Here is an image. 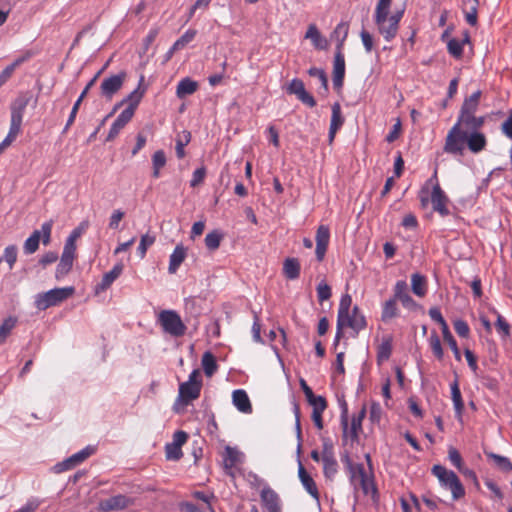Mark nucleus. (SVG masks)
I'll use <instances>...</instances> for the list:
<instances>
[{
  "label": "nucleus",
  "instance_id": "22",
  "mask_svg": "<svg viewBox=\"0 0 512 512\" xmlns=\"http://www.w3.org/2000/svg\"><path fill=\"white\" fill-rule=\"evenodd\" d=\"M133 116L130 110H123L111 125L106 141L110 142L114 140L120 131L131 121Z\"/></svg>",
  "mask_w": 512,
  "mask_h": 512
},
{
  "label": "nucleus",
  "instance_id": "25",
  "mask_svg": "<svg viewBox=\"0 0 512 512\" xmlns=\"http://www.w3.org/2000/svg\"><path fill=\"white\" fill-rule=\"evenodd\" d=\"M466 143L471 152L479 153L485 149L487 139L483 133L476 130L466 133Z\"/></svg>",
  "mask_w": 512,
  "mask_h": 512
},
{
  "label": "nucleus",
  "instance_id": "44",
  "mask_svg": "<svg viewBox=\"0 0 512 512\" xmlns=\"http://www.w3.org/2000/svg\"><path fill=\"white\" fill-rule=\"evenodd\" d=\"M488 459L493 460L494 464L498 469H500L503 472H510L512 471V462L509 458L505 456L498 455L493 452H486L485 453Z\"/></svg>",
  "mask_w": 512,
  "mask_h": 512
},
{
  "label": "nucleus",
  "instance_id": "33",
  "mask_svg": "<svg viewBox=\"0 0 512 512\" xmlns=\"http://www.w3.org/2000/svg\"><path fill=\"white\" fill-rule=\"evenodd\" d=\"M198 89V83L189 77L179 81L176 87V95L178 98L183 99L188 95L194 94Z\"/></svg>",
  "mask_w": 512,
  "mask_h": 512
},
{
  "label": "nucleus",
  "instance_id": "55",
  "mask_svg": "<svg viewBox=\"0 0 512 512\" xmlns=\"http://www.w3.org/2000/svg\"><path fill=\"white\" fill-rule=\"evenodd\" d=\"M308 74L311 77H316V79H318L320 81V84H321L324 92L325 93L328 92V79H327V75L323 69L317 68V67H311L308 70Z\"/></svg>",
  "mask_w": 512,
  "mask_h": 512
},
{
  "label": "nucleus",
  "instance_id": "12",
  "mask_svg": "<svg viewBox=\"0 0 512 512\" xmlns=\"http://www.w3.org/2000/svg\"><path fill=\"white\" fill-rule=\"evenodd\" d=\"M287 93L296 95L297 98L310 108L316 106L314 97L305 89V85L301 79L294 78L287 86Z\"/></svg>",
  "mask_w": 512,
  "mask_h": 512
},
{
  "label": "nucleus",
  "instance_id": "7",
  "mask_svg": "<svg viewBox=\"0 0 512 512\" xmlns=\"http://www.w3.org/2000/svg\"><path fill=\"white\" fill-rule=\"evenodd\" d=\"M52 225V221H47L41 225V230L33 231V233L24 242L23 250L25 254L30 255L35 253L39 248V242L41 239L44 245L49 244Z\"/></svg>",
  "mask_w": 512,
  "mask_h": 512
},
{
  "label": "nucleus",
  "instance_id": "5",
  "mask_svg": "<svg viewBox=\"0 0 512 512\" xmlns=\"http://www.w3.org/2000/svg\"><path fill=\"white\" fill-rule=\"evenodd\" d=\"M158 322L163 331L172 337H182L186 332V325L180 315L174 310H163L159 313Z\"/></svg>",
  "mask_w": 512,
  "mask_h": 512
},
{
  "label": "nucleus",
  "instance_id": "14",
  "mask_svg": "<svg viewBox=\"0 0 512 512\" xmlns=\"http://www.w3.org/2000/svg\"><path fill=\"white\" fill-rule=\"evenodd\" d=\"M202 383L183 382L179 385L178 401L183 405H188L200 396Z\"/></svg>",
  "mask_w": 512,
  "mask_h": 512
},
{
  "label": "nucleus",
  "instance_id": "42",
  "mask_svg": "<svg viewBox=\"0 0 512 512\" xmlns=\"http://www.w3.org/2000/svg\"><path fill=\"white\" fill-rule=\"evenodd\" d=\"M166 162H167L166 154L163 150H157L152 155V168H153L152 176L154 178L157 179L160 177V170L166 165Z\"/></svg>",
  "mask_w": 512,
  "mask_h": 512
},
{
  "label": "nucleus",
  "instance_id": "40",
  "mask_svg": "<svg viewBox=\"0 0 512 512\" xmlns=\"http://www.w3.org/2000/svg\"><path fill=\"white\" fill-rule=\"evenodd\" d=\"M299 478L307 492L314 498L318 499L319 492L316 483L302 465L299 466Z\"/></svg>",
  "mask_w": 512,
  "mask_h": 512
},
{
  "label": "nucleus",
  "instance_id": "26",
  "mask_svg": "<svg viewBox=\"0 0 512 512\" xmlns=\"http://www.w3.org/2000/svg\"><path fill=\"white\" fill-rule=\"evenodd\" d=\"M478 7L479 0H464L462 4V11L465 16L466 22L470 26H476L478 23Z\"/></svg>",
  "mask_w": 512,
  "mask_h": 512
},
{
  "label": "nucleus",
  "instance_id": "20",
  "mask_svg": "<svg viewBox=\"0 0 512 512\" xmlns=\"http://www.w3.org/2000/svg\"><path fill=\"white\" fill-rule=\"evenodd\" d=\"M101 72H102V70L98 71L96 73V75L87 83V85L85 86V88L81 92L80 96L78 97V99L74 103V105L72 107V110L70 112V115L68 117V120L66 122V125H65V128H64V132L67 131L70 128V126L74 123L76 115H77L78 110H79V107H80L81 103L83 102V99L87 96L89 90L95 85V83H96L98 77L100 76Z\"/></svg>",
  "mask_w": 512,
  "mask_h": 512
},
{
  "label": "nucleus",
  "instance_id": "29",
  "mask_svg": "<svg viewBox=\"0 0 512 512\" xmlns=\"http://www.w3.org/2000/svg\"><path fill=\"white\" fill-rule=\"evenodd\" d=\"M186 256V248L183 245H177L170 255L168 272L170 274H175L180 265L184 262Z\"/></svg>",
  "mask_w": 512,
  "mask_h": 512
},
{
  "label": "nucleus",
  "instance_id": "56",
  "mask_svg": "<svg viewBox=\"0 0 512 512\" xmlns=\"http://www.w3.org/2000/svg\"><path fill=\"white\" fill-rule=\"evenodd\" d=\"M75 257H76V243L72 242V240L66 239L60 259L74 262Z\"/></svg>",
  "mask_w": 512,
  "mask_h": 512
},
{
  "label": "nucleus",
  "instance_id": "34",
  "mask_svg": "<svg viewBox=\"0 0 512 512\" xmlns=\"http://www.w3.org/2000/svg\"><path fill=\"white\" fill-rule=\"evenodd\" d=\"M411 289L416 296L421 298L424 297L428 290L426 276L419 273H413L411 275Z\"/></svg>",
  "mask_w": 512,
  "mask_h": 512
},
{
  "label": "nucleus",
  "instance_id": "64",
  "mask_svg": "<svg viewBox=\"0 0 512 512\" xmlns=\"http://www.w3.org/2000/svg\"><path fill=\"white\" fill-rule=\"evenodd\" d=\"M428 313H429L430 318L441 326L442 332L444 331V329L449 328L448 324L445 321L444 317L442 316V313L439 308L432 307L429 309Z\"/></svg>",
  "mask_w": 512,
  "mask_h": 512
},
{
  "label": "nucleus",
  "instance_id": "43",
  "mask_svg": "<svg viewBox=\"0 0 512 512\" xmlns=\"http://www.w3.org/2000/svg\"><path fill=\"white\" fill-rule=\"evenodd\" d=\"M202 367L206 376L211 377L218 369L215 356L207 351L202 356Z\"/></svg>",
  "mask_w": 512,
  "mask_h": 512
},
{
  "label": "nucleus",
  "instance_id": "19",
  "mask_svg": "<svg viewBox=\"0 0 512 512\" xmlns=\"http://www.w3.org/2000/svg\"><path fill=\"white\" fill-rule=\"evenodd\" d=\"M243 454L236 448L227 446L223 453V466L226 474L234 476L233 469L242 462Z\"/></svg>",
  "mask_w": 512,
  "mask_h": 512
},
{
  "label": "nucleus",
  "instance_id": "59",
  "mask_svg": "<svg viewBox=\"0 0 512 512\" xmlns=\"http://www.w3.org/2000/svg\"><path fill=\"white\" fill-rule=\"evenodd\" d=\"M191 134L188 131L183 132V138H178L176 140V155L179 159H182L185 156L184 147L190 142Z\"/></svg>",
  "mask_w": 512,
  "mask_h": 512
},
{
  "label": "nucleus",
  "instance_id": "58",
  "mask_svg": "<svg viewBox=\"0 0 512 512\" xmlns=\"http://www.w3.org/2000/svg\"><path fill=\"white\" fill-rule=\"evenodd\" d=\"M95 453V448L92 446H87L80 450L79 452L71 455L72 460L76 465L81 464L84 462L87 458H89L91 455Z\"/></svg>",
  "mask_w": 512,
  "mask_h": 512
},
{
  "label": "nucleus",
  "instance_id": "45",
  "mask_svg": "<svg viewBox=\"0 0 512 512\" xmlns=\"http://www.w3.org/2000/svg\"><path fill=\"white\" fill-rule=\"evenodd\" d=\"M430 349L438 361H442L444 358V350L442 348L441 340L437 333L433 331L428 339Z\"/></svg>",
  "mask_w": 512,
  "mask_h": 512
},
{
  "label": "nucleus",
  "instance_id": "51",
  "mask_svg": "<svg viewBox=\"0 0 512 512\" xmlns=\"http://www.w3.org/2000/svg\"><path fill=\"white\" fill-rule=\"evenodd\" d=\"M442 336H443V340L451 348L455 359L460 362L461 361V353L458 348L457 342H456L455 338L453 337L452 333L450 332L449 328L444 329V331L442 332Z\"/></svg>",
  "mask_w": 512,
  "mask_h": 512
},
{
  "label": "nucleus",
  "instance_id": "21",
  "mask_svg": "<svg viewBox=\"0 0 512 512\" xmlns=\"http://www.w3.org/2000/svg\"><path fill=\"white\" fill-rule=\"evenodd\" d=\"M147 87L144 84V76L142 75L140 77L138 86L135 90H133L127 98L124 100V102L128 103V106L124 110H130L131 114L134 115L135 110L137 109L138 105L140 104L144 94L146 93Z\"/></svg>",
  "mask_w": 512,
  "mask_h": 512
},
{
  "label": "nucleus",
  "instance_id": "15",
  "mask_svg": "<svg viewBox=\"0 0 512 512\" xmlns=\"http://www.w3.org/2000/svg\"><path fill=\"white\" fill-rule=\"evenodd\" d=\"M316 249L315 255L319 262L324 260L329 241H330V229L326 225H320L316 231Z\"/></svg>",
  "mask_w": 512,
  "mask_h": 512
},
{
  "label": "nucleus",
  "instance_id": "37",
  "mask_svg": "<svg viewBox=\"0 0 512 512\" xmlns=\"http://www.w3.org/2000/svg\"><path fill=\"white\" fill-rule=\"evenodd\" d=\"M480 98H481L480 90L473 92L469 97L465 98V100L461 106L459 115L475 114L478 109V106H479Z\"/></svg>",
  "mask_w": 512,
  "mask_h": 512
},
{
  "label": "nucleus",
  "instance_id": "6",
  "mask_svg": "<svg viewBox=\"0 0 512 512\" xmlns=\"http://www.w3.org/2000/svg\"><path fill=\"white\" fill-rule=\"evenodd\" d=\"M366 416V406L364 405L358 414L353 415L351 419V424L349 426L348 423V409L346 404H344L343 410L341 412V427L344 438H350L351 441L358 440L359 433L362 431V422Z\"/></svg>",
  "mask_w": 512,
  "mask_h": 512
},
{
  "label": "nucleus",
  "instance_id": "53",
  "mask_svg": "<svg viewBox=\"0 0 512 512\" xmlns=\"http://www.w3.org/2000/svg\"><path fill=\"white\" fill-rule=\"evenodd\" d=\"M355 487L361 489L365 495L377 493L373 478L370 475H367L362 480H360Z\"/></svg>",
  "mask_w": 512,
  "mask_h": 512
},
{
  "label": "nucleus",
  "instance_id": "38",
  "mask_svg": "<svg viewBox=\"0 0 512 512\" xmlns=\"http://www.w3.org/2000/svg\"><path fill=\"white\" fill-rule=\"evenodd\" d=\"M30 57L31 53L27 52L25 55L17 58L13 63L2 70L0 73V88L12 77L15 69L27 61Z\"/></svg>",
  "mask_w": 512,
  "mask_h": 512
},
{
  "label": "nucleus",
  "instance_id": "62",
  "mask_svg": "<svg viewBox=\"0 0 512 512\" xmlns=\"http://www.w3.org/2000/svg\"><path fill=\"white\" fill-rule=\"evenodd\" d=\"M308 403L312 406V411L324 412L328 406L327 400L323 396L313 395L312 398L307 399Z\"/></svg>",
  "mask_w": 512,
  "mask_h": 512
},
{
  "label": "nucleus",
  "instance_id": "35",
  "mask_svg": "<svg viewBox=\"0 0 512 512\" xmlns=\"http://www.w3.org/2000/svg\"><path fill=\"white\" fill-rule=\"evenodd\" d=\"M450 388H451V398H452L456 417L458 419H461L463 411H464V402L462 399L458 381L455 380L454 382H452L450 385Z\"/></svg>",
  "mask_w": 512,
  "mask_h": 512
},
{
  "label": "nucleus",
  "instance_id": "48",
  "mask_svg": "<svg viewBox=\"0 0 512 512\" xmlns=\"http://www.w3.org/2000/svg\"><path fill=\"white\" fill-rule=\"evenodd\" d=\"M349 471L350 481L354 486H357V483L368 475L363 464H350Z\"/></svg>",
  "mask_w": 512,
  "mask_h": 512
},
{
  "label": "nucleus",
  "instance_id": "36",
  "mask_svg": "<svg viewBox=\"0 0 512 512\" xmlns=\"http://www.w3.org/2000/svg\"><path fill=\"white\" fill-rule=\"evenodd\" d=\"M306 39H310L316 49H326L328 47L327 40L321 35L315 24H310L305 34Z\"/></svg>",
  "mask_w": 512,
  "mask_h": 512
},
{
  "label": "nucleus",
  "instance_id": "46",
  "mask_svg": "<svg viewBox=\"0 0 512 512\" xmlns=\"http://www.w3.org/2000/svg\"><path fill=\"white\" fill-rule=\"evenodd\" d=\"M224 235L219 230L209 232L205 237V246L210 251H215L220 247Z\"/></svg>",
  "mask_w": 512,
  "mask_h": 512
},
{
  "label": "nucleus",
  "instance_id": "16",
  "mask_svg": "<svg viewBox=\"0 0 512 512\" xmlns=\"http://www.w3.org/2000/svg\"><path fill=\"white\" fill-rule=\"evenodd\" d=\"M261 502L269 512H282L279 495L268 485L260 492Z\"/></svg>",
  "mask_w": 512,
  "mask_h": 512
},
{
  "label": "nucleus",
  "instance_id": "41",
  "mask_svg": "<svg viewBox=\"0 0 512 512\" xmlns=\"http://www.w3.org/2000/svg\"><path fill=\"white\" fill-rule=\"evenodd\" d=\"M348 24L339 23L331 33V39L336 41V50H343L344 42L348 36Z\"/></svg>",
  "mask_w": 512,
  "mask_h": 512
},
{
  "label": "nucleus",
  "instance_id": "3",
  "mask_svg": "<svg viewBox=\"0 0 512 512\" xmlns=\"http://www.w3.org/2000/svg\"><path fill=\"white\" fill-rule=\"evenodd\" d=\"M431 472L439 480L443 488L450 490L454 500L464 497V486L454 471L437 464L432 467Z\"/></svg>",
  "mask_w": 512,
  "mask_h": 512
},
{
  "label": "nucleus",
  "instance_id": "23",
  "mask_svg": "<svg viewBox=\"0 0 512 512\" xmlns=\"http://www.w3.org/2000/svg\"><path fill=\"white\" fill-rule=\"evenodd\" d=\"M321 461L323 463V471L326 478L332 479L337 473L338 464L334 458L331 448L324 447L321 454Z\"/></svg>",
  "mask_w": 512,
  "mask_h": 512
},
{
  "label": "nucleus",
  "instance_id": "18",
  "mask_svg": "<svg viewBox=\"0 0 512 512\" xmlns=\"http://www.w3.org/2000/svg\"><path fill=\"white\" fill-rule=\"evenodd\" d=\"M345 77V58L342 50H336L333 63V86L341 89Z\"/></svg>",
  "mask_w": 512,
  "mask_h": 512
},
{
  "label": "nucleus",
  "instance_id": "17",
  "mask_svg": "<svg viewBox=\"0 0 512 512\" xmlns=\"http://www.w3.org/2000/svg\"><path fill=\"white\" fill-rule=\"evenodd\" d=\"M485 123V117H477L475 114H463L458 116V120L454 125H458V129L463 132H471L479 130Z\"/></svg>",
  "mask_w": 512,
  "mask_h": 512
},
{
  "label": "nucleus",
  "instance_id": "57",
  "mask_svg": "<svg viewBox=\"0 0 512 512\" xmlns=\"http://www.w3.org/2000/svg\"><path fill=\"white\" fill-rule=\"evenodd\" d=\"M165 454L168 460L178 461L182 458V448L172 443H167L165 446Z\"/></svg>",
  "mask_w": 512,
  "mask_h": 512
},
{
  "label": "nucleus",
  "instance_id": "39",
  "mask_svg": "<svg viewBox=\"0 0 512 512\" xmlns=\"http://www.w3.org/2000/svg\"><path fill=\"white\" fill-rule=\"evenodd\" d=\"M400 314L399 308L397 306V301L390 298L386 300L382 305L381 312V320L384 323L391 321L392 319L398 317Z\"/></svg>",
  "mask_w": 512,
  "mask_h": 512
},
{
  "label": "nucleus",
  "instance_id": "52",
  "mask_svg": "<svg viewBox=\"0 0 512 512\" xmlns=\"http://www.w3.org/2000/svg\"><path fill=\"white\" fill-rule=\"evenodd\" d=\"M197 35L195 29H188L179 39L174 42V49H184L190 42H192Z\"/></svg>",
  "mask_w": 512,
  "mask_h": 512
},
{
  "label": "nucleus",
  "instance_id": "10",
  "mask_svg": "<svg viewBox=\"0 0 512 512\" xmlns=\"http://www.w3.org/2000/svg\"><path fill=\"white\" fill-rule=\"evenodd\" d=\"M449 198L442 190L439 183H434L431 192V204L433 210L439 213L442 217L448 216L450 211L448 209Z\"/></svg>",
  "mask_w": 512,
  "mask_h": 512
},
{
  "label": "nucleus",
  "instance_id": "31",
  "mask_svg": "<svg viewBox=\"0 0 512 512\" xmlns=\"http://www.w3.org/2000/svg\"><path fill=\"white\" fill-rule=\"evenodd\" d=\"M123 268L124 266L122 263L114 265V267L109 272L103 275L101 282L97 285V290H107L112 285V283L121 275Z\"/></svg>",
  "mask_w": 512,
  "mask_h": 512
},
{
  "label": "nucleus",
  "instance_id": "30",
  "mask_svg": "<svg viewBox=\"0 0 512 512\" xmlns=\"http://www.w3.org/2000/svg\"><path fill=\"white\" fill-rule=\"evenodd\" d=\"M393 349V338L390 335L384 336L381 340V343L377 346V363L381 365L385 361H387Z\"/></svg>",
  "mask_w": 512,
  "mask_h": 512
},
{
  "label": "nucleus",
  "instance_id": "11",
  "mask_svg": "<svg viewBox=\"0 0 512 512\" xmlns=\"http://www.w3.org/2000/svg\"><path fill=\"white\" fill-rule=\"evenodd\" d=\"M133 504L129 497L119 494L106 499H102L98 504V510L101 512L120 511Z\"/></svg>",
  "mask_w": 512,
  "mask_h": 512
},
{
  "label": "nucleus",
  "instance_id": "32",
  "mask_svg": "<svg viewBox=\"0 0 512 512\" xmlns=\"http://www.w3.org/2000/svg\"><path fill=\"white\" fill-rule=\"evenodd\" d=\"M283 275L288 280L298 279L300 276V262L297 258H286L283 262Z\"/></svg>",
  "mask_w": 512,
  "mask_h": 512
},
{
  "label": "nucleus",
  "instance_id": "8",
  "mask_svg": "<svg viewBox=\"0 0 512 512\" xmlns=\"http://www.w3.org/2000/svg\"><path fill=\"white\" fill-rule=\"evenodd\" d=\"M464 142H466V132L458 129V125H453L446 136L444 151L452 155H462Z\"/></svg>",
  "mask_w": 512,
  "mask_h": 512
},
{
  "label": "nucleus",
  "instance_id": "9",
  "mask_svg": "<svg viewBox=\"0 0 512 512\" xmlns=\"http://www.w3.org/2000/svg\"><path fill=\"white\" fill-rule=\"evenodd\" d=\"M125 79V72L105 78L100 85L101 96L108 101L112 100L113 96L122 88Z\"/></svg>",
  "mask_w": 512,
  "mask_h": 512
},
{
  "label": "nucleus",
  "instance_id": "63",
  "mask_svg": "<svg viewBox=\"0 0 512 512\" xmlns=\"http://www.w3.org/2000/svg\"><path fill=\"white\" fill-rule=\"evenodd\" d=\"M454 330L458 336L468 338L470 335V328L466 321L457 319L453 322Z\"/></svg>",
  "mask_w": 512,
  "mask_h": 512
},
{
  "label": "nucleus",
  "instance_id": "13",
  "mask_svg": "<svg viewBox=\"0 0 512 512\" xmlns=\"http://www.w3.org/2000/svg\"><path fill=\"white\" fill-rule=\"evenodd\" d=\"M30 99V93H21L11 103V123L22 125L23 115Z\"/></svg>",
  "mask_w": 512,
  "mask_h": 512
},
{
  "label": "nucleus",
  "instance_id": "61",
  "mask_svg": "<svg viewBox=\"0 0 512 512\" xmlns=\"http://www.w3.org/2000/svg\"><path fill=\"white\" fill-rule=\"evenodd\" d=\"M155 242V237L145 234L141 237L139 246L137 248L138 255L140 258H144L147 252L148 247H150Z\"/></svg>",
  "mask_w": 512,
  "mask_h": 512
},
{
  "label": "nucleus",
  "instance_id": "49",
  "mask_svg": "<svg viewBox=\"0 0 512 512\" xmlns=\"http://www.w3.org/2000/svg\"><path fill=\"white\" fill-rule=\"evenodd\" d=\"M20 131L21 125H17L10 122L9 132L7 136L4 138V140L0 143V150L4 151L6 148H8L12 144V142L17 138Z\"/></svg>",
  "mask_w": 512,
  "mask_h": 512
},
{
  "label": "nucleus",
  "instance_id": "2",
  "mask_svg": "<svg viewBox=\"0 0 512 512\" xmlns=\"http://www.w3.org/2000/svg\"><path fill=\"white\" fill-rule=\"evenodd\" d=\"M390 10H375L374 22L378 32L387 42L392 41L398 33L399 23L403 17V11H397L389 15Z\"/></svg>",
  "mask_w": 512,
  "mask_h": 512
},
{
  "label": "nucleus",
  "instance_id": "47",
  "mask_svg": "<svg viewBox=\"0 0 512 512\" xmlns=\"http://www.w3.org/2000/svg\"><path fill=\"white\" fill-rule=\"evenodd\" d=\"M16 323L17 319L12 316H9L2 322L0 326V345L6 342L7 337L10 335L11 331L16 326Z\"/></svg>",
  "mask_w": 512,
  "mask_h": 512
},
{
  "label": "nucleus",
  "instance_id": "50",
  "mask_svg": "<svg viewBox=\"0 0 512 512\" xmlns=\"http://www.w3.org/2000/svg\"><path fill=\"white\" fill-rule=\"evenodd\" d=\"M20 131L21 125H17L10 122L9 132L7 136L4 138V140L0 143V150L4 151L6 148H8L12 144V142L17 138Z\"/></svg>",
  "mask_w": 512,
  "mask_h": 512
},
{
  "label": "nucleus",
  "instance_id": "4",
  "mask_svg": "<svg viewBox=\"0 0 512 512\" xmlns=\"http://www.w3.org/2000/svg\"><path fill=\"white\" fill-rule=\"evenodd\" d=\"M73 294V287L54 288L38 294L35 298V306L38 310H46L49 307L59 305Z\"/></svg>",
  "mask_w": 512,
  "mask_h": 512
},
{
  "label": "nucleus",
  "instance_id": "60",
  "mask_svg": "<svg viewBox=\"0 0 512 512\" xmlns=\"http://www.w3.org/2000/svg\"><path fill=\"white\" fill-rule=\"evenodd\" d=\"M407 294H409V291L406 281L398 280L393 287V297L391 298L394 299L395 301H398Z\"/></svg>",
  "mask_w": 512,
  "mask_h": 512
},
{
  "label": "nucleus",
  "instance_id": "28",
  "mask_svg": "<svg viewBox=\"0 0 512 512\" xmlns=\"http://www.w3.org/2000/svg\"><path fill=\"white\" fill-rule=\"evenodd\" d=\"M232 400L235 407L242 413H251L252 405L245 390L237 389L232 394Z\"/></svg>",
  "mask_w": 512,
  "mask_h": 512
},
{
  "label": "nucleus",
  "instance_id": "54",
  "mask_svg": "<svg viewBox=\"0 0 512 512\" xmlns=\"http://www.w3.org/2000/svg\"><path fill=\"white\" fill-rule=\"evenodd\" d=\"M4 260L9 268L12 269L17 261V247L15 245H9L4 249V253L0 261Z\"/></svg>",
  "mask_w": 512,
  "mask_h": 512
},
{
  "label": "nucleus",
  "instance_id": "1",
  "mask_svg": "<svg viewBox=\"0 0 512 512\" xmlns=\"http://www.w3.org/2000/svg\"><path fill=\"white\" fill-rule=\"evenodd\" d=\"M351 303L352 298L349 294H345L341 297L337 315L335 344L338 343L342 337L343 328H351L356 334H358L367 325L365 316L360 313V309L357 306L350 311Z\"/></svg>",
  "mask_w": 512,
  "mask_h": 512
},
{
  "label": "nucleus",
  "instance_id": "27",
  "mask_svg": "<svg viewBox=\"0 0 512 512\" xmlns=\"http://www.w3.org/2000/svg\"><path fill=\"white\" fill-rule=\"evenodd\" d=\"M470 37L468 32H465L463 39L450 38L447 41L448 53L455 59H461L463 56V47L469 43Z\"/></svg>",
  "mask_w": 512,
  "mask_h": 512
},
{
  "label": "nucleus",
  "instance_id": "24",
  "mask_svg": "<svg viewBox=\"0 0 512 512\" xmlns=\"http://www.w3.org/2000/svg\"><path fill=\"white\" fill-rule=\"evenodd\" d=\"M332 115L330 120V127H329V142L332 143L337 131L342 127L344 124V117L342 115L341 106L338 102L334 103L332 105Z\"/></svg>",
  "mask_w": 512,
  "mask_h": 512
}]
</instances>
